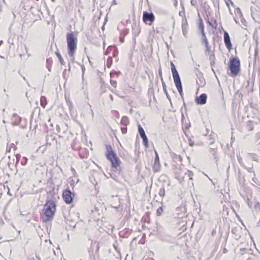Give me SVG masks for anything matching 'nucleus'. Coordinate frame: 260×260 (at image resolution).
Instances as JSON below:
<instances>
[{
	"mask_svg": "<svg viewBox=\"0 0 260 260\" xmlns=\"http://www.w3.org/2000/svg\"><path fill=\"white\" fill-rule=\"evenodd\" d=\"M207 98V95L205 93L201 94L200 96L196 97L195 102L198 105H204L206 103Z\"/></svg>",
	"mask_w": 260,
	"mask_h": 260,
	"instance_id": "9d476101",
	"label": "nucleus"
},
{
	"mask_svg": "<svg viewBox=\"0 0 260 260\" xmlns=\"http://www.w3.org/2000/svg\"><path fill=\"white\" fill-rule=\"evenodd\" d=\"M141 138L143 139V143L144 146L147 148L148 147V139L146 135L140 136Z\"/></svg>",
	"mask_w": 260,
	"mask_h": 260,
	"instance_id": "5701e85b",
	"label": "nucleus"
},
{
	"mask_svg": "<svg viewBox=\"0 0 260 260\" xmlns=\"http://www.w3.org/2000/svg\"><path fill=\"white\" fill-rule=\"evenodd\" d=\"M108 52H112V55L113 56H117L118 54V51L117 48L113 46H110L108 47L107 51L105 52V54H107Z\"/></svg>",
	"mask_w": 260,
	"mask_h": 260,
	"instance_id": "4468645a",
	"label": "nucleus"
},
{
	"mask_svg": "<svg viewBox=\"0 0 260 260\" xmlns=\"http://www.w3.org/2000/svg\"><path fill=\"white\" fill-rule=\"evenodd\" d=\"M237 159H238V162L240 164L241 166L242 167H245V165L244 164V163L243 162L242 158L241 157L240 155L237 154Z\"/></svg>",
	"mask_w": 260,
	"mask_h": 260,
	"instance_id": "c85d7f7f",
	"label": "nucleus"
},
{
	"mask_svg": "<svg viewBox=\"0 0 260 260\" xmlns=\"http://www.w3.org/2000/svg\"><path fill=\"white\" fill-rule=\"evenodd\" d=\"M82 73L83 74L84 72V71L85 70V67H84V66L83 65L82 66Z\"/></svg>",
	"mask_w": 260,
	"mask_h": 260,
	"instance_id": "052dcab7",
	"label": "nucleus"
},
{
	"mask_svg": "<svg viewBox=\"0 0 260 260\" xmlns=\"http://www.w3.org/2000/svg\"><path fill=\"white\" fill-rule=\"evenodd\" d=\"M198 71L199 72V74H196V75L197 78H198L199 81H200V83L199 84H200L201 86H204L205 84V82L203 78V75L199 70H198Z\"/></svg>",
	"mask_w": 260,
	"mask_h": 260,
	"instance_id": "dca6fc26",
	"label": "nucleus"
},
{
	"mask_svg": "<svg viewBox=\"0 0 260 260\" xmlns=\"http://www.w3.org/2000/svg\"><path fill=\"white\" fill-rule=\"evenodd\" d=\"M59 126L58 125H57L56 126V130L59 132Z\"/></svg>",
	"mask_w": 260,
	"mask_h": 260,
	"instance_id": "774afa93",
	"label": "nucleus"
},
{
	"mask_svg": "<svg viewBox=\"0 0 260 260\" xmlns=\"http://www.w3.org/2000/svg\"><path fill=\"white\" fill-rule=\"evenodd\" d=\"M192 172L189 170H187L186 172L185 173V175H187L188 177H189V180L192 179Z\"/></svg>",
	"mask_w": 260,
	"mask_h": 260,
	"instance_id": "c9c22d12",
	"label": "nucleus"
},
{
	"mask_svg": "<svg viewBox=\"0 0 260 260\" xmlns=\"http://www.w3.org/2000/svg\"><path fill=\"white\" fill-rule=\"evenodd\" d=\"M129 120L128 118L126 116H123L120 121L121 125V130L123 134H125L127 133V125L129 124Z\"/></svg>",
	"mask_w": 260,
	"mask_h": 260,
	"instance_id": "0eeeda50",
	"label": "nucleus"
},
{
	"mask_svg": "<svg viewBox=\"0 0 260 260\" xmlns=\"http://www.w3.org/2000/svg\"><path fill=\"white\" fill-rule=\"evenodd\" d=\"M74 193L70 189H65L62 192V198L66 204H71L74 200Z\"/></svg>",
	"mask_w": 260,
	"mask_h": 260,
	"instance_id": "20e7f679",
	"label": "nucleus"
},
{
	"mask_svg": "<svg viewBox=\"0 0 260 260\" xmlns=\"http://www.w3.org/2000/svg\"><path fill=\"white\" fill-rule=\"evenodd\" d=\"M153 171L154 173L158 172L160 169V165L159 160L158 154L156 151H155V158L154 161V164L152 166Z\"/></svg>",
	"mask_w": 260,
	"mask_h": 260,
	"instance_id": "6e6552de",
	"label": "nucleus"
},
{
	"mask_svg": "<svg viewBox=\"0 0 260 260\" xmlns=\"http://www.w3.org/2000/svg\"><path fill=\"white\" fill-rule=\"evenodd\" d=\"M182 31H183V35L185 37H186V35L187 33V30H186V25L185 24H183L182 26Z\"/></svg>",
	"mask_w": 260,
	"mask_h": 260,
	"instance_id": "4c0bfd02",
	"label": "nucleus"
},
{
	"mask_svg": "<svg viewBox=\"0 0 260 260\" xmlns=\"http://www.w3.org/2000/svg\"><path fill=\"white\" fill-rule=\"evenodd\" d=\"M27 158L25 157H23L21 160V164L23 166H25L26 165L27 162Z\"/></svg>",
	"mask_w": 260,
	"mask_h": 260,
	"instance_id": "e433bc0d",
	"label": "nucleus"
},
{
	"mask_svg": "<svg viewBox=\"0 0 260 260\" xmlns=\"http://www.w3.org/2000/svg\"><path fill=\"white\" fill-rule=\"evenodd\" d=\"M253 126L250 125L249 126V131H252L253 129Z\"/></svg>",
	"mask_w": 260,
	"mask_h": 260,
	"instance_id": "338daca9",
	"label": "nucleus"
},
{
	"mask_svg": "<svg viewBox=\"0 0 260 260\" xmlns=\"http://www.w3.org/2000/svg\"><path fill=\"white\" fill-rule=\"evenodd\" d=\"M21 155L20 154H17L16 155V162L15 164V167H17L18 162H19V161L20 160V159L21 158Z\"/></svg>",
	"mask_w": 260,
	"mask_h": 260,
	"instance_id": "ea45409f",
	"label": "nucleus"
},
{
	"mask_svg": "<svg viewBox=\"0 0 260 260\" xmlns=\"http://www.w3.org/2000/svg\"><path fill=\"white\" fill-rule=\"evenodd\" d=\"M158 74H159V76L160 77H162V72H161V68L160 67L159 70H158Z\"/></svg>",
	"mask_w": 260,
	"mask_h": 260,
	"instance_id": "8fccbe9b",
	"label": "nucleus"
},
{
	"mask_svg": "<svg viewBox=\"0 0 260 260\" xmlns=\"http://www.w3.org/2000/svg\"><path fill=\"white\" fill-rule=\"evenodd\" d=\"M155 20V16L152 13L144 11L143 14V20L145 24L151 25Z\"/></svg>",
	"mask_w": 260,
	"mask_h": 260,
	"instance_id": "39448f33",
	"label": "nucleus"
},
{
	"mask_svg": "<svg viewBox=\"0 0 260 260\" xmlns=\"http://www.w3.org/2000/svg\"><path fill=\"white\" fill-rule=\"evenodd\" d=\"M132 229L125 228L124 230L119 232V236L120 237L126 238L132 234Z\"/></svg>",
	"mask_w": 260,
	"mask_h": 260,
	"instance_id": "9b49d317",
	"label": "nucleus"
},
{
	"mask_svg": "<svg viewBox=\"0 0 260 260\" xmlns=\"http://www.w3.org/2000/svg\"><path fill=\"white\" fill-rule=\"evenodd\" d=\"M171 69H173V68H175L174 64L172 62H171Z\"/></svg>",
	"mask_w": 260,
	"mask_h": 260,
	"instance_id": "13d9d810",
	"label": "nucleus"
},
{
	"mask_svg": "<svg viewBox=\"0 0 260 260\" xmlns=\"http://www.w3.org/2000/svg\"><path fill=\"white\" fill-rule=\"evenodd\" d=\"M210 61H216L215 56L214 53H211L209 56Z\"/></svg>",
	"mask_w": 260,
	"mask_h": 260,
	"instance_id": "a19ab883",
	"label": "nucleus"
},
{
	"mask_svg": "<svg viewBox=\"0 0 260 260\" xmlns=\"http://www.w3.org/2000/svg\"><path fill=\"white\" fill-rule=\"evenodd\" d=\"M209 150L210 151V152L211 153V154L213 155L214 159L215 160V162H217L218 160V158L217 156V150L214 148H209Z\"/></svg>",
	"mask_w": 260,
	"mask_h": 260,
	"instance_id": "f3484780",
	"label": "nucleus"
},
{
	"mask_svg": "<svg viewBox=\"0 0 260 260\" xmlns=\"http://www.w3.org/2000/svg\"><path fill=\"white\" fill-rule=\"evenodd\" d=\"M112 112L115 114L117 118H119V112L117 111L116 110H113L112 111Z\"/></svg>",
	"mask_w": 260,
	"mask_h": 260,
	"instance_id": "a18cd8bd",
	"label": "nucleus"
},
{
	"mask_svg": "<svg viewBox=\"0 0 260 260\" xmlns=\"http://www.w3.org/2000/svg\"><path fill=\"white\" fill-rule=\"evenodd\" d=\"M162 88H163V90H164V91L165 93L166 94V96H167V97L168 99L170 101H171V99H170V96H169V94H168V92H167V89H166V84H165V82H163Z\"/></svg>",
	"mask_w": 260,
	"mask_h": 260,
	"instance_id": "bb28decb",
	"label": "nucleus"
},
{
	"mask_svg": "<svg viewBox=\"0 0 260 260\" xmlns=\"http://www.w3.org/2000/svg\"><path fill=\"white\" fill-rule=\"evenodd\" d=\"M223 38L226 48L230 51L232 49V44L231 41L230 36L228 32L226 31H224Z\"/></svg>",
	"mask_w": 260,
	"mask_h": 260,
	"instance_id": "1a4fd4ad",
	"label": "nucleus"
},
{
	"mask_svg": "<svg viewBox=\"0 0 260 260\" xmlns=\"http://www.w3.org/2000/svg\"><path fill=\"white\" fill-rule=\"evenodd\" d=\"M52 63H53V61L51 57L47 59V60H46V64L47 65L46 66H47V69H48V70L49 71H51V67L52 65Z\"/></svg>",
	"mask_w": 260,
	"mask_h": 260,
	"instance_id": "aec40b11",
	"label": "nucleus"
},
{
	"mask_svg": "<svg viewBox=\"0 0 260 260\" xmlns=\"http://www.w3.org/2000/svg\"><path fill=\"white\" fill-rule=\"evenodd\" d=\"M245 169H246L248 172L252 173L253 174V176H255V174L254 172V170L252 167H247L245 165V167H243Z\"/></svg>",
	"mask_w": 260,
	"mask_h": 260,
	"instance_id": "a878e982",
	"label": "nucleus"
},
{
	"mask_svg": "<svg viewBox=\"0 0 260 260\" xmlns=\"http://www.w3.org/2000/svg\"><path fill=\"white\" fill-rule=\"evenodd\" d=\"M14 117L15 118V119L13 121V124L14 125H19L20 122L21 120V118L19 116L16 115V114L14 115Z\"/></svg>",
	"mask_w": 260,
	"mask_h": 260,
	"instance_id": "6ab92c4d",
	"label": "nucleus"
},
{
	"mask_svg": "<svg viewBox=\"0 0 260 260\" xmlns=\"http://www.w3.org/2000/svg\"><path fill=\"white\" fill-rule=\"evenodd\" d=\"M175 84L176 86V88H177V90H178L180 96H181V98L183 101V106H184V108H185L186 104L184 101L183 93V89H182L181 82L176 83H175Z\"/></svg>",
	"mask_w": 260,
	"mask_h": 260,
	"instance_id": "ddd939ff",
	"label": "nucleus"
},
{
	"mask_svg": "<svg viewBox=\"0 0 260 260\" xmlns=\"http://www.w3.org/2000/svg\"><path fill=\"white\" fill-rule=\"evenodd\" d=\"M142 222H146V218L145 217H143L141 219Z\"/></svg>",
	"mask_w": 260,
	"mask_h": 260,
	"instance_id": "5fc2aeb1",
	"label": "nucleus"
},
{
	"mask_svg": "<svg viewBox=\"0 0 260 260\" xmlns=\"http://www.w3.org/2000/svg\"><path fill=\"white\" fill-rule=\"evenodd\" d=\"M90 113L91 114L92 117H93L94 113H93V111H92V110L91 109H90Z\"/></svg>",
	"mask_w": 260,
	"mask_h": 260,
	"instance_id": "0e129e2a",
	"label": "nucleus"
},
{
	"mask_svg": "<svg viewBox=\"0 0 260 260\" xmlns=\"http://www.w3.org/2000/svg\"><path fill=\"white\" fill-rule=\"evenodd\" d=\"M171 71H172L174 83H176L181 82L179 75L177 71L176 70V68L171 69Z\"/></svg>",
	"mask_w": 260,
	"mask_h": 260,
	"instance_id": "f8f14e48",
	"label": "nucleus"
},
{
	"mask_svg": "<svg viewBox=\"0 0 260 260\" xmlns=\"http://www.w3.org/2000/svg\"><path fill=\"white\" fill-rule=\"evenodd\" d=\"M206 50L205 51V53L207 55V52L209 53L210 52V48L209 45H208L207 47H206Z\"/></svg>",
	"mask_w": 260,
	"mask_h": 260,
	"instance_id": "de8ad7c7",
	"label": "nucleus"
},
{
	"mask_svg": "<svg viewBox=\"0 0 260 260\" xmlns=\"http://www.w3.org/2000/svg\"><path fill=\"white\" fill-rule=\"evenodd\" d=\"M247 155L251 156V158L252 160L256 161H258V159H257V156H256V154H255L254 153H248L247 154Z\"/></svg>",
	"mask_w": 260,
	"mask_h": 260,
	"instance_id": "c756f323",
	"label": "nucleus"
},
{
	"mask_svg": "<svg viewBox=\"0 0 260 260\" xmlns=\"http://www.w3.org/2000/svg\"><path fill=\"white\" fill-rule=\"evenodd\" d=\"M202 44H204L205 47H207L209 45L207 39L202 40Z\"/></svg>",
	"mask_w": 260,
	"mask_h": 260,
	"instance_id": "79ce46f5",
	"label": "nucleus"
},
{
	"mask_svg": "<svg viewBox=\"0 0 260 260\" xmlns=\"http://www.w3.org/2000/svg\"><path fill=\"white\" fill-rule=\"evenodd\" d=\"M67 104L69 107L70 110H72L74 107L73 103L72 102H71L70 101H68Z\"/></svg>",
	"mask_w": 260,
	"mask_h": 260,
	"instance_id": "37998d69",
	"label": "nucleus"
},
{
	"mask_svg": "<svg viewBox=\"0 0 260 260\" xmlns=\"http://www.w3.org/2000/svg\"><path fill=\"white\" fill-rule=\"evenodd\" d=\"M199 29L201 30V32L204 31V25L202 18L200 17L199 20Z\"/></svg>",
	"mask_w": 260,
	"mask_h": 260,
	"instance_id": "412c9836",
	"label": "nucleus"
},
{
	"mask_svg": "<svg viewBox=\"0 0 260 260\" xmlns=\"http://www.w3.org/2000/svg\"><path fill=\"white\" fill-rule=\"evenodd\" d=\"M215 61H210V64H211V66L212 67H213V66L215 64Z\"/></svg>",
	"mask_w": 260,
	"mask_h": 260,
	"instance_id": "4d7b16f0",
	"label": "nucleus"
},
{
	"mask_svg": "<svg viewBox=\"0 0 260 260\" xmlns=\"http://www.w3.org/2000/svg\"><path fill=\"white\" fill-rule=\"evenodd\" d=\"M160 80L161 81V82H162V85L163 86V82H165L164 81V79H163V77H160Z\"/></svg>",
	"mask_w": 260,
	"mask_h": 260,
	"instance_id": "69168bd1",
	"label": "nucleus"
},
{
	"mask_svg": "<svg viewBox=\"0 0 260 260\" xmlns=\"http://www.w3.org/2000/svg\"><path fill=\"white\" fill-rule=\"evenodd\" d=\"M158 194L161 197H164L165 194V190L164 187H161L159 189Z\"/></svg>",
	"mask_w": 260,
	"mask_h": 260,
	"instance_id": "2f4dec72",
	"label": "nucleus"
},
{
	"mask_svg": "<svg viewBox=\"0 0 260 260\" xmlns=\"http://www.w3.org/2000/svg\"><path fill=\"white\" fill-rule=\"evenodd\" d=\"M110 156H111L110 158L107 159L111 161L112 167L116 170H118V168L120 167L119 159L116 156V154H111Z\"/></svg>",
	"mask_w": 260,
	"mask_h": 260,
	"instance_id": "423d86ee",
	"label": "nucleus"
},
{
	"mask_svg": "<svg viewBox=\"0 0 260 260\" xmlns=\"http://www.w3.org/2000/svg\"><path fill=\"white\" fill-rule=\"evenodd\" d=\"M56 210V205L54 201H49L44 206L41 217L44 222L51 220Z\"/></svg>",
	"mask_w": 260,
	"mask_h": 260,
	"instance_id": "f257e3e1",
	"label": "nucleus"
},
{
	"mask_svg": "<svg viewBox=\"0 0 260 260\" xmlns=\"http://www.w3.org/2000/svg\"><path fill=\"white\" fill-rule=\"evenodd\" d=\"M246 203H247L248 207L249 208H251V207L252 206V203L251 202H250V199L248 197H247V198L246 199Z\"/></svg>",
	"mask_w": 260,
	"mask_h": 260,
	"instance_id": "58836bf2",
	"label": "nucleus"
},
{
	"mask_svg": "<svg viewBox=\"0 0 260 260\" xmlns=\"http://www.w3.org/2000/svg\"><path fill=\"white\" fill-rule=\"evenodd\" d=\"M110 83H111V85L112 86H113L114 87H116V81H114L113 80H110Z\"/></svg>",
	"mask_w": 260,
	"mask_h": 260,
	"instance_id": "c03bdc74",
	"label": "nucleus"
},
{
	"mask_svg": "<svg viewBox=\"0 0 260 260\" xmlns=\"http://www.w3.org/2000/svg\"><path fill=\"white\" fill-rule=\"evenodd\" d=\"M208 22H209V24L213 28L216 29L217 26V21L216 20H215V19L213 20V23H212V22H209V21H208Z\"/></svg>",
	"mask_w": 260,
	"mask_h": 260,
	"instance_id": "72a5a7b5",
	"label": "nucleus"
},
{
	"mask_svg": "<svg viewBox=\"0 0 260 260\" xmlns=\"http://www.w3.org/2000/svg\"><path fill=\"white\" fill-rule=\"evenodd\" d=\"M229 69L231 71L230 76L236 77L240 71V61L238 57H233L230 59L229 63Z\"/></svg>",
	"mask_w": 260,
	"mask_h": 260,
	"instance_id": "7ed1b4c3",
	"label": "nucleus"
},
{
	"mask_svg": "<svg viewBox=\"0 0 260 260\" xmlns=\"http://www.w3.org/2000/svg\"><path fill=\"white\" fill-rule=\"evenodd\" d=\"M116 71H111V73H110L111 77H112L113 74H116Z\"/></svg>",
	"mask_w": 260,
	"mask_h": 260,
	"instance_id": "6e6d98bb",
	"label": "nucleus"
},
{
	"mask_svg": "<svg viewBox=\"0 0 260 260\" xmlns=\"http://www.w3.org/2000/svg\"><path fill=\"white\" fill-rule=\"evenodd\" d=\"M260 226V219L256 223V226L259 227Z\"/></svg>",
	"mask_w": 260,
	"mask_h": 260,
	"instance_id": "680f3d73",
	"label": "nucleus"
},
{
	"mask_svg": "<svg viewBox=\"0 0 260 260\" xmlns=\"http://www.w3.org/2000/svg\"><path fill=\"white\" fill-rule=\"evenodd\" d=\"M190 3L193 6H197V3L194 0H190Z\"/></svg>",
	"mask_w": 260,
	"mask_h": 260,
	"instance_id": "49530a36",
	"label": "nucleus"
},
{
	"mask_svg": "<svg viewBox=\"0 0 260 260\" xmlns=\"http://www.w3.org/2000/svg\"><path fill=\"white\" fill-rule=\"evenodd\" d=\"M10 147L11 148H13L14 150H16L17 149V147L16 146V145L13 144V143H12L11 145H10Z\"/></svg>",
	"mask_w": 260,
	"mask_h": 260,
	"instance_id": "603ef678",
	"label": "nucleus"
},
{
	"mask_svg": "<svg viewBox=\"0 0 260 260\" xmlns=\"http://www.w3.org/2000/svg\"><path fill=\"white\" fill-rule=\"evenodd\" d=\"M138 131H139L140 136H141L145 135V133L144 132V130L140 124H138Z\"/></svg>",
	"mask_w": 260,
	"mask_h": 260,
	"instance_id": "393cba45",
	"label": "nucleus"
},
{
	"mask_svg": "<svg viewBox=\"0 0 260 260\" xmlns=\"http://www.w3.org/2000/svg\"><path fill=\"white\" fill-rule=\"evenodd\" d=\"M40 104L41 106L45 108V106L47 104V100L45 96H41L40 98Z\"/></svg>",
	"mask_w": 260,
	"mask_h": 260,
	"instance_id": "a211bd4d",
	"label": "nucleus"
},
{
	"mask_svg": "<svg viewBox=\"0 0 260 260\" xmlns=\"http://www.w3.org/2000/svg\"><path fill=\"white\" fill-rule=\"evenodd\" d=\"M67 41L68 54L71 57V60L74 62V54L77 49V38L71 30L67 34Z\"/></svg>",
	"mask_w": 260,
	"mask_h": 260,
	"instance_id": "f03ea898",
	"label": "nucleus"
},
{
	"mask_svg": "<svg viewBox=\"0 0 260 260\" xmlns=\"http://www.w3.org/2000/svg\"><path fill=\"white\" fill-rule=\"evenodd\" d=\"M189 144L190 146H192L194 145V142L192 141L191 139H189Z\"/></svg>",
	"mask_w": 260,
	"mask_h": 260,
	"instance_id": "09e8293b",
	"label": "nucleus"
},
{
	"mask_svg": "<svg viewBox=\"0 0 260 260\" xmlns=\"http://www.w3.org/2000/svg\"><path fill=\"white\" fill-rule=\"evenodd\" d=\"M106 156L107 158H110V155L111 154H115L110 145H106Z\"/></svg>",
	"mask_w": 260,
	"mask_h": 260,
	"instance_id": "2eb2a0df",
	"label": "nucleus"
},
{
	"mask_svg": "<svg viewBox=\"0 0 260 260\" xmlns=\"http://www.w3.org/2000/svg\"><path fill=\"white\" fill-rule=\"evenodd\" d=\"M69 69L68 70L65 69L63 72V76L64 78H66V77H68L69 76V73L70 71V63H69Z\"/></svg>",
	"mask_w": 260,
	"mask_h": 260,
	"instance_id": "cd10ccee",
	"label": "nucleus"
},
{
	"mask_svg": "<svg viewBox=\"0 0 260 260\" xmlns=\"http://www.w3.org/2000/svg\"><path fill=\"white\" fill-rule=\"evenodd\" d=\"M86 151H87V149L86 148H82L81 147L79 149V154L81 158H84V157H85L87 155H85L84 154V152Z\"/></svg>",
	"mask_w": 260,
	"mask_h": 260,
	"instance_id": "4be33fe9",
	"label": "nucleus"
},
{
	"mask_svg": "<svg viewBox=\"0 0 260 260\" xmlns=\"http://www.w3.org/2000/svg\"><path fill=\"white\" fill-rule=\"evenodd\" d=\"M145 260H154V259L151 257H148L146 258Z\"/></svg>",
	"mask_w": 260,
	"mask_h": 260,
	"instance_id": "e2e57ef3",
	"label": "nucleus"
},
{
	"mask_svg": "<svg viewBox=\"0 0 260 260\" xmlns=\"http://www.w3.org/2000/svg\"><path fill=\"white\" fill-rule=\"evenodd\" d=\"M254 208L256 211L260 212V204L259 202H256L254 204Z\"/></svg>",
	"mask_w": 260,
	"mask_h": 260,
	"instance_id": "f704fd0d",
	"label": "nucleus"
},
{
	"mask_svg": "<svg viewBox=\"0 0 260 260\" xmlns=\"http://www.w3.org/2000/svg\"><path fill=\"white\" fill-rule=\"evenodd\" d=\"M163 212L164 210L162 207H160L156 210V215L157 216H161L162 215Z\"/></svg>",
	"mask_w": 260,
	"mask_h": 260,
	"instance_id": "7c9ffc66",
	"label": "nucleus"
},
{
	"mask_svg": "<svg viewBox=\"0 0 260 260\" xmlns=\"http://www.w3.org/2000/svg\"><path fill=\"white\" fill-rule=\"evenodd\" d=\"M201 34H202V40L204 39H207L204 31H203V32H201Z\"/></svg>",
	"mask_w": 260,
	"mask_h": 260,
	"instance_id": "3c124183",
	"label": "nucleus"
},
{
	"mask_svg": "<svg viewBox=\"0 0 260 260\" xmlns=\"http://www.w3.org/2000/svg\"><path fill=\"white\" fill-rule=\"evenodd\" d=\"M55 54H56V55L57 56V57H58V60L60 62V63L61 64H64V61L63 59V58H62L61 57V54H60V53L58 52V51H56L55 52Z\"/></svg>",
	"mask_w": 260,
	"mask_h": 260,
	"instance_id": "b1692460",
	"label": "nucleus"
},
{
	"mask_svg": "<svg viewBox=\"0 0 260 260\" xmlns=\"http://www.w3.org/2000/svg\"><path fill=\"white\" fill-rule=\"evenodd\" d=\"M72 148L74 150H79V149L80 148L79 147H75L74 146H72Z\"/></svg>",
	"mask_w": 260,
	"mask_h": 260,
	"instance_id": "bf43d9fd",
	"label": "nucleus"
},
{
	"mask_svg": "<svg viewBox=\"0 0 260 260\" xmlns=\"http://www.w3.org/2000/svg\"><path fill=\"white\" fill-rule=\"evenodd\" d=\"M252 180L255 183H257V179L255 177V176H253L252 178Z\"/></svg>",
	"mask_w": 260,
	"mask_h": 260,
	"instance_id": "864d4df0",
	"label": "nucleus"
},
{
	"mask_svg": "<svg viewBox=\"0 0 260 260\" xmlns=\"http://www.w3.org/2000/svg\"><path fill=\"white\" fill-rule=\"evenodd\" d=\"M112 63V58L111 57H109L107 60V66L108 68H110Z\"/></svg>",
	"mask_w": 260,
	"mask_h": 260,
	"instance_id": "473e14b6",
	"label": "nucleus"
}]
</instances>
